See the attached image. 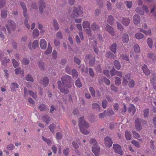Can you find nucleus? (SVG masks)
<instances>
[{"label":"nucleus","instance_id":"nucleus-1","mask_svg":"<svg viewBox=\"0 0 156 156\" xmlns=\"http://www.w3.org/2000/svg\"><path fill=\"white\" fill-rule=\"evenodd\" d=\"M78 125L81 132L83 134L86 135L89 133V132L87 130L89 126V124L84 120L83 117L79 118Z\"/></svg>","mask_w":156,"mask_h":156},{"label":"nucleus","instance_id":"nucleus-2","mask_svg":"<svg viewBox=\"0 0 156 156\" xmlns=\"http://www.w3.org/2000/svg\"><path fill=\"white\" fill-rule=\"evenodd\" d=\"M61 80L64 86L65 85L68 88H70L73 84L70 76L67 75L64 76L62 77Z\"/></svg>","mask_w":156,"mask_h":156},{"label":"nucleus","instance_id":"nucleus-3","mask_svg":"<svg viewBox=\"0 0 156 156\" xmlns=\"http://www.w3.org/2000/svg\"><path fill=\"white\" fill-rule=\"evenodd\" d=\"M83 8L80 6H79L77 8H74L73 12L71 15V16L73 17H78L83 13Z\"/></svg>","mask_w":156,"mask_h":156},{"label":"nucleus","instance_id":"nucleus-4","mask_svg":"<svg viewBox=\"0 0 156 156\" xmlns=\"http://www.w3.org/2000/svg\"><path fill=\"white\" fill-rule=\"evenodd\" d=\"M58 88L60 91L64 94H67L69 92V90L68 88L66 87L62 83H61L60 81H58L57 82Z\"/></svg>","mask_w":156,"mask_h":156},{"label":"nucleus","instance_id":"nucleus-5","mask_svg":"<svg viewBox=\"0 0 156 156\" xmlns=\"http://www.w3.org/2000/svg\"><path fill=\"white\" fill-rule=\"evenodd\" d=\"M6 27L9 33H10L11 30H14L16 27L14 22L12 20H8V24L6 25Z\"/></svg>","mask_w":156,"mask_h":156},{"label":"nucleus","instance_id":"nucleus-6","mask_svg":"<svg viewBox=\"0 0 156 156\" xmlns=\"http://www.w3.org/2000/svg\"><path fill=\"white\" fill-rule=\"evenodd\" d=\"M113 148L115 152L118 153L120 156H122L123 154V151L121 146L118 144H114Z\"/></svg>","mask_w":156,"mask_h":156},{"label":"nucleus","instance_id":"nucleus-7","mask_svg":"<svg viewBox=\"0 0 156 156\" xmlns=\"http://www.w3.org/2000/svg\"><path fill=\"white\" fill-rule=\"evenodd\" d=\"M85 59L86 60H89V64L90 66H92L94 64L95 61V56H93L90 54L87 55Z\"/></svg>","mask_w":156,"mask_h":156},{"label":"nucleus","instance_id":"nucleus-8","mask_svg":"<svg viewBox=\"0 0 156 156\" xmlns=\"http://www.w3.org/2000/svg\"><path fill=\"white\" fill-rule=\"evenodd\" d=\"M142 121L143 122V123L144 124L147 123V121H144L143 120L141 119L140 120L139 118H137L135 120V127L137 130H140L141 129V123L140 122Z\"/></svg>","mask_w":156,"mask_h":156},{"label":"nucleus","instance_id":"nucleus-9","mask_svg":"<svg viewBox=\"0 0 156 156\" xmlns=\"http://www.w3.org/2000/svg\"><path fill=\"white\" fill-rule=\"evenodd\" d=\"M105 144L106 147H110L112 146L113 144L111 138L108 136H107L104 139Z\"/></svg>","mask_w":156,"mask_h":156},{"label":"nucleus","instance_id":"nucleus-10","mask_svg":"<svg viewBox=\"0 0 156 156\" xmlns=\"http://www.w3.org/2000/svg\"><path fill=\"white\" fill-rule=\"evenodd\" d=\"M100 148L98 145L93 146L92 151L96 156H98L100 154Z\"/></svg>","mask_w":156,"mask_h":156},{"label":"nucleus","instance_id":"nucleus-11","mask_svg":"<svg viewBox=\"0 0 156 156\" xmlns=\"http://www.w3.org/2000/svg\"><path fill=\"white\" fill-rule=\"evenodd\" d=\"M40 45L41 48L42 49H45L47 46V42L44 39H41L40 42Z\"/></svg>","mask_w":156,"mask_h":156},{"label":"nucleus","instance_id":"nucleus-12","mask_svg":"<svg viewBox=\"0 0 156 156\" xmlns=\"http://www.w3.org/2000/svg\"><path fill=\"white\" fill-rule=\"evenodd\" d=\"M39 10L42 13L43 11V9L45 7V3L44 1L42 0H40L39 2Z\"/></svg>","mask_w":156,"mask_h":156},{"label":"nucleus","instance_id":"nucleus-13","mask_svg":"<svg viewBox=\"0 0 156 156\" xmlns=\"http://www.w3.org/2000/svg\"><path fill=\"white\" fill-rule=\"evenodd\" d=\"M142 69L145 75H149L150 74L151 72L148 69L147 65H144L142 67Z\"/></svg>","mask_w":156,"mask_h":156},{"label":"nucleus","instance_id":"nucleus-14","mask_svg":"<svg viewBox=\"0 0 156 156\" xmlns=\"http://www.w3.org/2000/svg\"><path fill=\"white\" fill-rule=\"evenodd\" d=\"M140 16L136 14L133 17V22L135 24H137L140 22Z\"/></svg>","mask_w":156,"mask_h":156},{"label":"nucleus","instance_id":"nucleus-15","mask_svg":"<svg viewBox=\"0 0 156 156\" xmlns=\"http://www.w3.org/2000/svg\"><path fill=\"white\" fill-rule=\"evenodd\" d=\"M129 40L128 34L126 33L124 34L122 36V40L124 43H127Z\"/></svg>","mask_w":156,"mask_h":156},{"label":"nucleus","instance_id":"nucleus-16","mask_svg":"<svg viewBox=\"0 0 156 156\" xmlns=\"http://www.w3.org/2000/svg\"><path fill=\"white\" fill-rule=\"evenodd\" d=\"M106 29L112 35H113L114 34V31L113 30V28L111 26L107 25L106 26Z\"/></svg>","mask_w":156,"mask_h":156},{"label":"nucleus","instance_id":"nucleus-17","mask_svg":"<svg viewBox=\"0 0 156 156\" xmlns=\"http://www.w3.org/2000/svg\"><path fill=\"white\" fill-rule=\"evenodd\" d=\"M130 20L128 18H123L122 19V23L125 26H127L130 23Z\"/></svg>","mask_w":156,"mask_h":156},{"label":"nucleus","instance_id":"nucleus-18","mask_svg":"<svg viewBox=\"0 0 156 156\" xmlns=\"http://www.w3.org/2000/svg\"><path fill=\"white\" fill-rule=\"evenodd\" d=\"M100 27L95 23H93L91 26V29L93 31H97L99 30Z\"/></svg>","mask_w":156,"mask_h":156},{"label":"nucleus","instance_id":"nucleus-19","mask_svg":"<svg viewBox=\"0 0 156 156\" xmlns=\"http://www.w3.org/2000/svg\"><path fill=\"white\" fill-rule=\"evenodd\" d=\"M20 4L23 10L24 16L25 17L27 16V9L25 4L23 2H21L20 3Z\"/></svg>","mask_w":156,"mask_h":156},{"label":"nucleus","instance_id":"nucleus-20","mask_svg":"<svg viewBox=\"0 0 156 156\" xmlns=\"http://www.w3.org/2000/svg\"><path fill=\"white\" fill-rule=\"evenodd\" d=\"M19 85L16 83H13L11 84L10 88L12 91H16L18 88Z\"/></svg>","mask_w":156,"mask_h":156},{"label":"nucleus","instance_id":"nucleus-21","mask_svg":"<svg viewBox=\"0 0 156 156\" xmlns=\"http://www.w3.org/2000/svg\"><path fill=\"white\" fill-rule=\"evenodd\" d=\"M49 80L47 77L44 78L43 80L40 82V83H42L44 87L47 86L48 84Z\"/></svg>","mask_w":156,"mask_h":156},{"label":"nucleus","instance_id":"nucleus-22","mask_svg":"<svg viewBox=\"0 0 156 156\" xmlns=\"http://www.w3.org/2000/svg\"><path fill=\"white\" fill-rule=\"evenodd\" d=\"M128 112H132L133 115L136 112V109L134 105L133 104H130V107L128 109Z\"/></svg>","mask_w":156,"mask_h":156},{"label":"nucleus","instance_id":"nucleus-23","mask_svg":"<svg viewBox=\"0 0 156 156\" xmlns=\"http://www.w3.org/2000/svg\"><path fill=\"white\" fill-rule=\"evenodd\" d=\"M92 108L96 111H100V106L97 103H93L92 104Z\"/></svg>","mask_w":156,"mask_h":156},{"label":"nucleus","instance_id":"nucleus-24","mask_svg":"<svg viewBox=\"0 0 156 156\" xmlns=\"http://www.w3.org/2000/svg\"><path fill=\"white\" fill-rule=\"evenodd\" d=\"M147 57L151 59L153 62H154L156 60V56L155 54L152 53H150L147 54Z\"/></svg>","mask_w":156,"mask_h":156},{"label":"nucleus","instance_id":"nucleus-25","mask_svg":"<svg viewBox=\"0 0 156 156\" xmlns=\"http://www.w3.org/2000/svg\"><path fill=\"white\" fill-rule=\"evenodd\" d=\"M82 26L84 29L90 28V23L88 21H83V22Z\"/></svg>","mask_w":156,"mask_h":156},{"label":"nucleus","instance_id":"nucleus-26","mask_svg":"<svg viewBox=\"0 0 156 156\" xmlns=\"http://www.w3.org/2000/svg\"><path fill=\"white\" fill-rule=\"evenodd\" d=\"M41 119L47 124H48L50 120V117L47 115L43 116L41 118Z\"/></svg>","mask_w":156,"mask_h":156},{"label":"nucleus","instance_id":"nucleus-27","mask_svg":"<svg viewBox=\"0 0 156 156\" xmlns=\"http://www.w3.org/2000/svg\"><path fill=\"white\" fill-rule=\"evenodd\" d=\"M52 51V48L50 45V43H48V48L47 50L44 52V53L46 55H48L51 53Z\"/></svg>","mask_w":156,"mask_h":156},{"label":"nucleus","instance_id":"nucleus-28","mask_svg":"<svg viewBox=\"0 0 156 156\" xmlns=\"http://www.w3.org/2000/svg\"><path fill=\"white\" fill-rule=\"evenodd\" d=\"M114 64L115 67L117 69L119 70L121 68V65L118 60H115L114 62Z\"/></svg>","mask_w":156,"mask_h":156},{"label":"nucleus","instance_id":"nucleus-29","mask_svg":"<svg viewBox=\"0 0 156 156\" xmlns=\"http://www.w3.org/2000/svg\"><path fill=\"white\" fill-rule=\"evenodd\" d=\"M114 20L113 17L111 15L108 16L107 19V22L110 25H112L114 22Z\"/></svg>","mask_w":156,"mask_h":156},{"label":"nucleus","instance_id":"nucleus-30","mask_svg":"<svg viewBox=\"0 0 156 156\" xmlns=\"http://www.w3.org/2000/svg\"><path fill=\"white\" fill-rule=\"evenodd\" d=\"M117 45L115 43L112 44L110 47V50L114 53H115L116 51Z\"/></svg>","mask_w":156,"mask_h":156},{"label":"nucleus","instance_id":"nucleus-31","mask_svg":"<svg viewBox=\"0 0 156 156\" xmlns=\"http://www.w3.org/2000/svg\"><path fill=\"white\" fill-rule=\"evenodd\" d=\"M125 136L127 140H130L132 138L131 133L128 130L125 132Z\"/></svg>","mask_w":156,"mask_h":156},{"label":"nucleus","instance_id":"nucleus-32","mask_svg":"<svg viewBox=\"0 0 156 156\" xmlns=\"http://www.w3.org/2000/svg\"><path fill=\"white\" fill-rule=\"evenodd\" d=\"M136 38L138 39H142L144 37L143 34L140 33H138L135 35Z\"/></svg>","mask_w":156,"mask_h":156},{"label":"nucleus","instance_id":"nucleus-33","mask_svg":"<svg viewBox=\"0 0 156 156\" xmlns=\"http://www.w3.org/2000/svg\"><path fill=\"white\" fill-rule=\"evenodd\" d=\"M106 57L109 58H115V56L114 55L110 52H107L106 53Z\"/></svg>","mask_w":156,"mask_h":156},{"label":"nucleus","instance_id":"nucleus-34","mask_svg":"<svg viewBox=\"0 0 156 156\" xmlns=\"http://www.w3.org/2000/svg\"><path fill=\"white\" fill-rule=\"evenodd\" d=\"M135 85V82L133 79H131L129 80L128 86L130 88H133Z\"/></svg>","mask_w":156,"mask_h":156},{"label":"nucleus","instance_id":"nucleus-35","mask_svg":"<svg viewBox=\"0 0 156 156\" xmlns=\"http://www.w3.org/2000/svg\"><path fill=\"white\" fill-rule=\"evenodd\" d=\"M38 40H34L33 42L32 48L33 49H35L36 47L38 46Z\"/></svg>","mask_w":156,"mask_h":156},{"label":"nucleus","instance_id":"nucleus-36","mask_svg":"<svg viewBox=\"0 0 156 156\" xmlns=\"http://www.w3.org/2000/svg\"><path fill=\"white\" fill-rule=\"evenodd\" d=\"M29 94L34 99H36L37 98V96L36 92H34L31 90H29Z\"/></svg>","mask_w":156,"mask_h":156},{"label":"nucleus","instance_id":"nucleus-37","mask_svg":"<svg viewBox=\"0 0 156 156\" xmlns=\"http://www.w3.org/2000/svg\"><path fill=\"white\" fill-rule=\"evenodd\" d=\"M53 25L55 30H58V24L57 20H54L53 22Z\"/></svg>","mask_w":156,"mask_h":156},{"label":"nucleus","instance_id":"nucleus-38","mask_svg":"<svg viewBox=\"0 0 156 156\" xmlns=\"http://www.w3.org/2000/svg\"><path fill=\"white\" fill-rule=\"evenodd\" d=\"M7 16V11L6 10H2L1 11V17L2 18H5Z\"/></svg>","mask_w":156,"mask_h":156},{"label":"nucleus","instance_id":"nucleus-39","mask_svg":"<svg viewBox=\"0 0 156 156\" xmlns=\"http://www.w3.org/2000/svg\"><path fill=\"white\" fill-rule=\"evenodd\" d=\"M56 126L54 124H51L48 126V128L50 131L52 133L54 132V129L55 128Z\"/></svg>","mask_w":156,"mask_h":156},{"label":"nucleus","instance_id":"nucleus-40","mask_svg":"<svg viewBox=\"0 0 156 156\" xmlns=\"http://www.w3.org/2000/svg\"><path fill=\"white\" fill-rule=\"evenodd\" d=\"M25 79L27 81L33 82L34 79L31 75L30 74L27 75L25 77Z\"/></svg>","mask_w":156,"mask_h":156},{"label":"nucleus","instance_id":"nucleus-41","mask_svg":"<svg viewBox=\"0 0 156 156\" xmlns=\"http://www.w3.org/2000/svg\"><path fill=\"white\" fill-rule=\"evenodd\" d=\"M134 49L136 52L138 53L140 51V47L138 44H136L134 46Z\"/></svg>","mask_w":156,"mask_h":156},{"label":"nucleus","instance_id":"nucleus-42","mask_svg":"<svg viewBox=\"0 0 156 156\" xmlns=\"http://www.w3.org/2000/svg\"><path fill=\"white\" fill-rule=\"evenodd\" d=\"M33 37L35 38L39 35V31L37 29H35L33 32Z\"/></svg>","mask_w":156,"mask_h":156},{"label":"nucleus","instance_id":"nucleus-43","mask_svg":"<svg viewBox=\"0 0 156 156\" xmlns=\"http://www.w3.org/2000/svg\"><path fill=\"white\" fill-rule=\"evenodd\" d=\"M30 62V61L26 58H23L21 61V62L23 64L26 65L29 64Z\"/></svg>","mask_w":156,"mask_h":156},{"label":"nucleus","instance_id":"nucleus-44","mask_svg":"<svg viewBox=\"0 0 156 156\" xmlns=\"http://www.w3.org/2000/svg\"><path fill=\"white\" fill-rule=\"evenodd\" d=\"M75 85L77 87H82V85L79 78H78L77 80L75 82Z\"/></svg>","mask_w":156,"mask_h":156},{"label":"nucleus","instance_id":"nucleus-45","mask_svg":"<svg viewBox=\"0 0 156 156\" xmlns=\"http://www.w3.org/2000/svg\"><path fill=\"white\" fill-rule=\"evenodd\" d=\"M10 60L9 59H7L6 58H4V59L2 62V65L6 66L7 63L9 62Z\"/></svg>","mask_w":156,"mask_h":156},{"label":"nucleus","instance_id":"nucleus-46","mask_svg":"<svg viewBox=\"0 0 156 156\" xmlns=\"http://www.w3.org/2000/svg\"><path fill=\"white\" fill-rule=\"evenodd\" d=\"M135 11L139 13L141 15H143L144 14V12L141 10V9L140 7H137L135 9Z\"/></svg>","mask_w":156,"mask_h":156},{"label":"nucleus","instance_id":"nucleus-47","mask_svg":"<svg viewBox=\"0 0 156 156\" xmlns=\"http://www.w3.org/2000/svg\"><path fill=\"white\" fill-rule=\"evenodd\" d=\"M140 31L144 33L146 35H151V30H148V31H147L142 29H140Z\"/></svg>","mask_w":156,"mask_h":156},{"label":"nucleus","instance_id":"nucleus-48","mask_svg":"<svg viewBox=\"0 0 156 156\" xmlns=\"http://www.w3.org/2000/svg\"><path fill=\"white\" fill-rule=\"evenodd\" d=\"M121 83V79L118 77H115V83L117 85H119Z\"/></svg>","mask_w":156,"mask_h":156},{"label":"nucleus","instance_id":"nucleus-49","mask_svg":"<svg viewBox=\"0 0 156 156\" xmlns=\"http://www.w3.org/2000/svg\"><path fill=\"white\" fill-rule=\"evenodd\" d=\"M108 102L106 99L102 101V106L103 108H106L107 106Z\"/></svg>","mask_w":156,"mask_h":156},{"label":"nucleus","instance_id":"nucleus-50","mask_svg":"<svg viewBox=\"0 0 156 156\" xmlns=\"http://www.w3.org/2000/svg\"><path fill=\"white\" fill-rule=\"evenodd\" d=\"M78 143L77 141H74L72 143V144L73 146L74 147L75 150H77L79 147L78 145V144L77 143Z\"/></svg>","mask_w":156,"mask_h":156},{"label":"nucleus","instance_id":"nucleus-51","mask_svg":"<svg viewBox=\"0 0 156 156\" xmlns=\"http://www.w3.org/2000/svg\"><path fill=\"white\" fill-rule=\"evenodd\" d=\"M90 143L93 146L94 145H96L97 144V142L96 141L95 139L94 138H92L90 139Z\"/></svg>","mask_w":156,"mask_h":156},{"label":"nucleus","instance_id":"nucleus-52","mask_svg":"<svg viewBox=\"0 0 156 156\" xmlns=\"http://www.w3.org/2000/svg\"><path fill=\"white\" fill-rule=\"evenodd\" d=\"M39 66L41 69L43 70L44 69V63L41 61L39 62Z\"/></svg>","mask_w":156,"mask_h":156},{"label":"nucleus","instance_id":"nucleus-53","mask_svg":"<svg viewBox=\"0 0 156 156\" xmlns=\"http://www.w3.org/2000/svg\"><path fill=\"white\" fill-rule=\"evenodd\" d=\"M147 43L148 46L150 48H151L152 46V41L151 38H148L147 40Z\"/></svg>","mask_w":156,"mask_h":156},{"label":"nucleus","instance_id":"nucleus-54","mask_svg":"<svg viewBox=\"0 0 156 156\" xmlns=\"http://www.w3.org/2000/svg\"><path fill=\"white\" fill-rule=\"evenodd\" d=\"M90 91L91 93V94L93 97L95 96V91L92 87H90L89 88Z\"/></svg>","mask_w":156,"mask_h":156},{"label":"nucleus","instance_id":"nucleus-55","mask_svg":"<svg viewBox=\"0 0 156 156\" xmlns=\"http://www.w3.org/2000/svg\"><path fill=\"white\" fill-rule=\"evenodd\" d=\"M72 75L73 76L77 77L78 76V74L77 71L74 69L72 71Z\"/></svg>","mask_w":156,"mask_h":156},{"label":"nucleus","instance_id":"nucleus-56","mask_svg":"<svg viewBox=\"0 0 156 156\" xmlns=\"http://www.w3.org/2000/svg\"><path fill=\"white\" fill-rule=\"evenodd\" d=\"M118 29L119 30L121 31H122L124 30L123 27L122 25L121 24L118 22L117 23Z\"/></svg>","mask_w":156,"mask_h":156},{"label":"nucleus","instance_id":"nucleus-57","mask_svg":"<svg viewBox=\"0 0 156 156\" xmlns=\"http://www.w3.org/2000/svg\"><path fill=\"white\" fill-rule=\"evenodd\" d=\"M42 138L44 141H45L48 145H50L51 143V141L48 139L42 136Z\"/></svg>","mask_w":156,"mask_h":156},{"label":"nucleus","instance_id":"nucleus-58","mask_svg":"<svg viewBox=\"0 0 156 156\" xmlns=\"http://www.w3.org/2000/svg\"><path fill=\"white\" fill-rule=\"evenodd\" d=\"M156 81V74H152L151 75V83L155 82Z\"/></svg>","mask_w":156,"mask_h":156},{"label":"nucleus","instance_id":"nucleus-59","mask_svg":"<svg viewBox=\"0 0 156 156\" xmlns=\"http://www.w3.org/2000/svg\"><path fill=\"white\" fill-rule=\"evenodd\" d=\"M89 73L90 76L93 77L94 76V73L92 68H89Z\"/></svg>","mask_w":156,"mask_h":156},{"label":"nucleus","instance_id":"nucleus-60","mask_svg":"<svg viewBox=\"0 0 156 156\" xmlns=\"http://www.w3.org/2000/svg\"><path fill=\"white\" fill-rule=\"evenodd\" d=\"M133 136L134 138L138 139L140 137V135L139 134L136 133V131H133L132 132Z\"/></svg>","mask_w":156,"mask_h":156},{"label":"nucleus","instance_id":"nucleus-61","mask_svg":"<svg viewBox=\"0 0 156 156\" xmlns=\"http://www.w3.org/2000/svg\"><path fill=\"white\" fill-rule=\"evenodd\" d=\"M98 4V6L100 8H101L103 6V1L102 0H97Z\"/></svg>","mask_w":156,"mask_h":156},{"label":"nucleus","instance_id":"nucleus-62","mask_svg":"<svg viewBox=\"0 0 156 156\" xmlns=\"http://www.w3.org/2000/svg\"><path fill=\"white\" fill-rule=\"evenodd\" d=\"M149 112V109L148 108L146 109L144 111V115L145 117H147Z\"/></svg>","mask_w":156,"mask_h":156},{"label":"nucleus","instance_id":"nucleus-63","mask_svg":"<svg viewBox=\"0 0 156 156\" xmlns=\"http://www.w3.org/2000/svg\"><path fill=\"white\" fill-rule=\"evenodd\" d=\"M117 70H115V68L113 67L110 71V74L112 76H113L115 75L116 73Z\"/></svg>","mask_w":156,"mask_h":156},{"label":"nucleus","instance_id":"nucleus-64","mask_svg":"<svg viewBox=\"0 0 156 156\" xmlns=\"http://www.w3.org/2000/svg\"><path fill=\"white\" fill-rule=\"evenodd\" d=\"M131 143L133 144L135 146L137 147H140L139 143L136 140H133Z\"/></svg>","mask_w":156,"mask_h":156}]
</instances>
